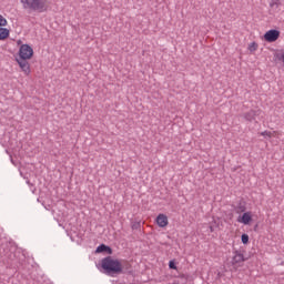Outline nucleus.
I'll return each mask as SVG.
<instances>
[{
    "label": "nucleus",
    "mask_w": 284,
    "mask_h": 284,
    "mask_svg": "<svg viewBox=\"0 0 284 284\" xmlns=\"http://www.w3.org/2000/svg\"><path fill=\"white\" fill-rule=\"evenodd\" d=\"M280 6H281V0H272L270 2V8H275V10H278Z\"/></svg>",
    "instance_id": "obj_14"
},
{
    "label": "nucleus",
    "mask_w": 284,
    "mask_h": 284,
    "mask_svg": "<svg viewBox=\"0 0 284 284\" xmlns=\"http://www.w3.org/2000/svg\"><path fill=\"white\" fill-rule=\"evenodd\" d=\"M132 230H141V222H134L132 225H131Z\"/></svg>",
    "instance_id": "obj_19"
},
{
    "label": "nucleus",
    "mask_w": 284,
    "mask_h": 284,
    "mask_svg": "<svg viewBox=\"0 0 284 284\" xmlns=\"http://www.w3.org/2000/svg\"><path fill=\"white\" fill-rule=\"evenodd\" d=\"M261 114V110H250L248 112L243 113V119H245V121H256V116H258Z\"/></svg>",
    "instance_id": "obj_6"
},
{
    "label": "nucleus",
    "mask_w": 284,
    "mask_h": 284,
    "mask_svg": "<svg viewBox=\"0 0 284 284\" xmlns=\"http://www.w3.org/2000/svg\"><path fill=\"white\" fill-rule=\"evenodd\" d=\"M34 54V50L30 44H22L19 49V58L18 59H32Z\"/></svg>",
    "instance_id": "obj_3"
},
{
    "label": "nucleus",
    "mask_w": 284,
    "mask_h": 284,
    "mask_svg": "<svg viewBox=\"0 0 284 284\" xmlns=\"http://www.w3.org/2000/svg\"><path fill=\"white\" fill-rule=\"evenodd\" d=\"M260 134H261V136H264L265 139H272V132H270V131H263Z\"/></svg>",
    "instance_id": "obj_18"
},
{
    "label": "nucleus",
    "mask_w": 284,
    "mask_h": 284,
    "mask_svg": "<svg viewBox=\"0 0 284 284\" xmlns=\"http://www.w3.org/2000/svg\"><path fill=\"white\" fill-rule=\"evenodd\" d=\"M278 37H281V31L276 29H271L264 34V39L267 41V43H274V41H278Z\"/></svg>",
    "instance_id": "obj_4"
},
{
    "label": "nucleus",
    "mask_w": 284,
    "mask_h": 284,
    "mask_svg": "<svg viewBox=\"0 0 284 284\" xmlns=\"http://www.w3.org/2000/svg\"><path fill=\"white\" fill-rule=\"evenodd\" d=\"M121 265V274H128L130 270H132V265L128 261L120 262Z\"/></svg>",
    "instance_id": "obj_11"
},
{
    "label": "nucleus",
    "mask_w": 284,
    "mask_h": 284,
    "mask_svg": "<svg viewBox=\"0 0 284 284\" xmlns=\"http://www.w3.org/2000/svg\"><path fill=\"white\" fill-rule=\"evenodd\" d=\"M245 210H247V207L245 206V202H240V203L235 206V212H236V214H241V213L245 212Z\"/></svg>",
    "instance_id": "obj_13"
},
{
    "label": "nucleus",
    "mask_w": 284,
    "mask_h": 284,
    "mask_svg": "<svg viewBox=\"0 0 284 284\" xmlns=\"http://www.w3.org/2000/svg\"><path fill=\"white\" fill-rule=\"evenodd\" d=\"M10 37V30L0 27V41H3Z\"/></svg>",
    "instance_id": "obj_12"
},
{
    "label": "nucleus",
    "mask_w": 284,
    "mask_h": 284,
    "mask_svg": "<svg viewBox=\"0 0 284 284\" xmlns=\"http://www.w3.org/2000/svg\"><path fill=\"white\" fill-rule=\"evenodd\" d=\"M173 284H181V282H179V281H174V282H173Z\"/></svg>",
    "instance_id": "obj_22"
},
{
    "label": "nucleus",
    "mask_w": 284,
    "mask_h": 284,
    "mask_svg": "<svg viewBox=\"0 0 284 284\" xmlns=\"http://www.w3.org/2000/svg\"><path fill=\"white\" fill-rule=\"evenodd\" d=\"M169 267H170V270H176V263L174 262V260H171L169 262Z\"/></svg>",
    "instance_id": "obj_21"
},
{
    "label": "nucleus",
    "mask_w": 284,
    "mask_h": 284,
    "mask_svg": "<svg viewBox=\"0 0 284 284\" xmlns=\"http://www.w3.org/2000/svg\"><path fill=\"white\" fill-rule=\"evenodd\" d=\"M101 267L104 270V274L108 276H114V274H121V261L106 256L101 261Z\"/></svg>",
    "instance_id": "obj_1"
},
{
    "label": "nucleus",
    "mask_w": 284,
    "mask_h": 284,
    "mask_svg": "<svg viewBox=\"0 0 284 284\" xmlns=\"http://www.w3.org/2000/svg\"><path fill=\"white\" fill-rule=\"evenodd\" d=\"M241 241H242L243 245H247L250 243V235H247L245 233L242 234Z\"/></svg>",
    "instance_id": "obj_15"
},
{
    "label": "nucleus",
    "mask_w": 284,
    "mask_h": 284,
    "mask_svg": "<svg viewBox=\"0 0 284 284\" xmlns=\"http://www.w3.org/2000/svg\"><path fill=\"white\" fill-rule=\"evenodd\" d=\"M16 61L19 64L22 72H24V74L28 77L31 72L30 62H28V59L17 58Z\"/></svg>",
    "instance_id": "obj_5"
},
{
    "label": "nucleus",
    "mask_w": 284,
    "mask_h": 284,
    "mask_svg": "<svg viewBox=\"0 0 284 284\" xmlns=\"http://www.w3.org/2000/svg\"><path fill=\"white\" fill-rule=\"evenodd\" d=\"M232 263L233 265H239V263H245V256L241 252L235 251V255L232 258Z\"/></svg>",
    "instance_id": "obj_8"
},
{
    "label": "nucleus",
    "mask_w": 284,
    "mask_h": 284,
    "mask_svg": "<svg viewBox=\"0 0 284 284\" xmlns=\"http://www.w3.org/2000/svg\"><path fill=\"white\" fill-rule=\"evenodd\" d=\"M27 12H48V0H20Z\"/></svg>",
    "instance_id": "obj_2"
},
{
    "label": "nucleus",
    "mask_w": 284,
    "mask_h": 284,
    "mask_svg": "<svg viewBox=\"0 0 284 284\" xmlns=\"http://www.w3.org/2000/svg\"><path fill=\"white\" fill-rule=\"evenodd\" d=\"M168 215L165 214H159L156 217V224L159 227H168Z\"/></svg>",
    "instance_id": "obj_7"
},
{
    "label": "nucleus",
    "mask_w": 284,
    "mask_h": 284,
    "mask_svg": "<svg viewBox=\"0 0 284 284\" xmlns=\"http://www.w3.org/2000/svg\"><path fill=\"white\" fill-rule=\"evenodd\" d=\"M178 278H181V280L183 281V283L185 284V283H187L189 276H187L186 274H180V275L178 276Z\"/></svg>",
    "instance_id": "obj_20"
},
{
    "label": "nucleus",
    "mask_w": 284,
    "mask_h": 284,
    "mask_svg": "<svg viewBox=\"0 0 284 284\" xmlns=\"http://www.w3.org/2000/svg\"><path fill=\"white\" fill-rule=\"evenodd\" d=\"M248 50H250V52H256L258 50V44L256 42H252L248 45Z\"/></svg>",
    "instance_id": "obj_16"
},
{
    "label": "nucleus",
    "mask_w": 284,
    "mask_h": 284,
    "mask_svg": "<svg viewBox=\"0 0 284 284\" xmlns=\"http://www.w3.org/2000/svg\"><path fill=\"white\" fill-rule=\"evenodd\" d=\"M240 223H243L244 225H250L252 222V213L244 212L241 220H239Z\"/></svg>",
    "instance_id": "obj_10"
},
{
    "label": "nucleus",
    "mask_w": 284,
    "mask_h": 284,
    "mask_svg": "<svg viewBox=\"0 0 284 284\" xmlns=\"http://www.w3.org/2000/svg\"><path fill=\"white\" fill-rule=\"evenodd\" d=\"M6 26H8V20H6L4 17L0 14V28Z\"/></svg>",
    "instance_id": "obj_17"
},
{
    "label": "nucleus",
    "mask_w": 284,
    "mask_h": 284,
    "mask_svg": "<svg viewBox=\"0 0 284 284\" xmlns=\"http://www.w3.org/2000/svg\"><path fill=\"white\" fill-rule=\"evenodd\" d=\"M103 252L105 254H112V247L105 245V244H100L97 250H95V253L97 254H103Z\"/></svg>",
    "instance_id": "obj_9"
}]
</instances>
